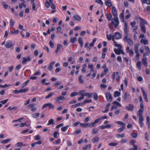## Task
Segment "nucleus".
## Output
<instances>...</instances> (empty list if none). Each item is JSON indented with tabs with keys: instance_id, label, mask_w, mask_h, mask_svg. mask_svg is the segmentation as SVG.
Masks as SVG:
<instances>
[{
	"instance_id": "4be33fe9",
	"label": "nucleus",
	"mask_w": 150,
	"mask_h": 150,
	"mask_svg": "<svg viewBox=\"0 0 150 150\" xmlns=\"http://www.w3.org/2000/svg\"><path fill=\"white\" fill-rule=\"evenodd\" d=\"M120 50H122V49H120L119 48L118 49V50H117L116 49H114V51L115 52V53L117 55H120L121 53V51H120Z\"/></svg>"
},
{
	"instance_id": "7ed1b4c3",
	"label": "nucleus",
	"mask_w": 150,
	"mask_h": 150,
	"mask_svg": "<svg viewBox=\"0 0 150 150\" xmlns=\"http://www.w3.org/2000/svg\"><path fill=\"white\" fill-rule=\"evenodd\" d=\"M106 98L107 100L109 102H111L112 100V97L111 93L109 92H107L106 95Z\"/></svg>"
},
{
	"instance_id": "5701e85b",
	"label": "nucleus",
	"mask_w": 150,
	"mask_h": 150,
	"mask_svg": "<svg viewBox=\"0 0 150 150\" xmlns=\"http://www.w3.org/2000/svg\"><path fill=\"white\" fill-rule=\"evenodd\" d=\"M10 141H11V139H6L1 140L0 141V143L4 144Z\"/></svg>"
},
{
	"instance_id": "aec40b11",
	"label": "nucleus",
	"mask_w": 150,
	"mask_h": 150,
	"mask_svg": "<svg viewBox=\"0 0 150 150\" xmlns=\"http://www.w3.org/2000/svg\"><path fill=\"white\" fill-rule=\"evenodd\" d=\"M143 112V110L142 109H139L137 112V115L138 117L143 116L142 115Z\"/></svg>"
},
{
	"instance_id": "7c9ffc66",
	"label": "nucleus",
	"mask_w": 150,
	"mask_h": 150,
	"mask_svg": "<svg viewBox=\"0 0 150 150\" xmlns=\"http://www.w3.org/2000/svg\"><path fill=\"white\" fill-rule=\"evenodd\" d=\"M39 113H35L32 115V117L34 118H37L39 115Z\"/></svg>"
},
{
	"instance_id": "338daca9",
	"label": "nucleus",
	"mask_w": 150,
	"mask_h": 150,
	"mask_svg": "<svg viewBox=\"0 0 150 150\" xmlns=\"http://www.w3.org/2000/svg\"><path fill=\"white\" fill-rule=\"evenodd\" d=\"M95 123L94 122H91L90 124H89V127H92L95 125Z\"/></svg>"
},
{
	"instance_id": "58836bf2",
	"label": "nucleus",
	"mask_w": 150,
	"mask_h": 150,
	"mask_svg": "<svg viewBox=\"0 0 150 150\" xmlns=\"http://www.w3.org/2000/svg\"><path fill=\"white\" fill-rule=\"evenodd\" d=\"M124 10L121 13L120 15V19H123L124 20Z\"/></svg>"
},
{
	"instance_id": "ea45409f",
	"label": "nucleus",
	"mask_w": 150,
	"mask_h": 150,
	"mask_svg": "<svg viewBox=\"0 0 150 150\" xmlns=\"http://www.w3.org/2000/svg\"><path fill=\"white\" fill-rule=\"evenodd\" d=\"M41 137L39 135H37L35 136L34 139L35 140H39L40 139Z\"/></svg>"
},
{
	"instance_id": "b1692460",
	"label": "nucleus",
	"mask_w": 150,
	"mask_h": 150,
	"mask_svg": "<svg viewBox=\"0 0 150 150\" xmlns=\"http://www.w3.org/2000/svg\"><path fill=\"white\" fill-rule=\"evenodd\" d=\"M113 36L114 35H112L111 34L110 35L107 34L106 35L107 38L109 40H111Z\"/></svg>"
},
{
	"instance_id": "5fc2aeb1",
	"label": "nucleus",
	"mask_w": 150,
	"mask_h": 150,
	"mask_svg": "<svg viewBox=\"0 0 150 150\" xmlns=\"http://www.w3.org/2000/svg\"><path fill=\"white\" fill-rule=\"evenodd\" d=\"M131 136L134 138H136L137 137V134L135 133H132L131 134Z\"/></svg>"
},
{
	"instance_id": "603ef678",
	"label": "nucleus",
	"mask_w": 150,
	"mask_h": 150,
	"mask_svg": "<svg viewBox=\"0 0 150 150\" xmlns=\"http://www.w3.org/2000/svg\"><path fill=\"white\" fill-rule=\"evenodd\" d=\"M92 101V100H85L84 101V102L82 103V104L84 105L85 103H91Z\"/></svg>"
},
{
	"instance_id": "9b49d317",
	"label": "nucleus",
	"mask_w": 150,
	"mask_h": 150,
	"mask_svg": "<svg viewBox=\"0 0 150 150\" xmlns=\"http://www.w3.org/2000/svg\"><path fill=\"white\" fill-rule=\"evenodd\" d=\"M73 18L78 21H80L81 19V17L77 14H75L73 17Z\"/></svg>"
},
{
	"instance_id": "de8ad7c7",
	"label": "nucleus",
	"mask_w": 150,
	"mask_h": 150,
	"mask_svg": "<svg viewBox=\"0 0 150 150\" xmlns=\"http://www.w3.org/2000/svg\"><path fill=\"white\" fill-rule=\"evenodd\" d=\"M82 75H80L79 77V79L80 83H83L84 81L83 79H82Z\"/></svg>"
},
{
	"instance_id": "c9c22d12",
	"label": "nucleus",
	"mask_w": 150,
	"mask_h": 150,
	"mask_svg": "<svg viewBox=\"0 0 150 150\" xmlns=\"http://www.w3.org/2000/svg\"><path fill=\"white\" fill-rule=\"evenodd\" d=\"M54 93L51 92H50V93L47 96L45 97L46 99H47L52 96L54 94Z\"/></svg>"
},
{
	"instance_id": "ddd939ff",
	"label": "nucleus",
	"mask_w": 150,
	"mask_h": 150,
	"mask_svg": "<svg viewBox=\"0 0 150 150\" xmlns=\"http://www.w3.org/2000/svg\"><path fill=\"white\" fill-rule=\"evenodd\" d=\"M142 63L145 67H147L148 63L147 62V58H143L142 59Z\"/></svg>"
},
{
	"instance_id": "39448f33",
	"label": "nucleus",
	"mask_w": 150,
	"mask_h": 150,
	"mask_svg": "<svg viewBox=\"0 0 150 150\" xmlns=\"http://www.w3.org/2000/svg\"><path fill=\"white\" fill-rule=\"evenodd\" d=\"M22 59H23V61L22 62V63L23 64H25L27 62H30L31 60V59L29 56H28L27 58L23 57Z\"/></svg>"
},
{
	"instance_id": "79ce46f5",
	"label": "nucleus",
	"mask_w": 150,
	"mask_h": 150,
	"mask_svg": "<svg viewBox=\"0 0 150 150\" xmlns=\"http://www.w3.org/2000/svg\"><path fill=\"white\" fill-rule=\"evenodd\" d=\"M59 134V132L57 131H55L54 133L53 136L54 138H57L58 137V135Z\"/></svg>"
},
{
	"instance_id": "69168bd1",
	"label": "nucleus",
	"mask_w": 150,
	"mask_h": 150,
	"mask_svg": "<svg viewBox=\"0 0 150 150\" xmlns=\"http://www.w3.org/2000/svg\"><path fill=\"white\" fill-rule=\"evenodd\" d=\"M50 45L51 47L53 48L54 47V44L53 42L51 41H50L49 42Z\"/></svg>"
},
{
	"instance_id": "393cba45",
	"label": "nucleus",
	"mask_w": 150,
	"mask_h": 150,
	"mask_svg": "<svg viewBox=\"0 0 150 150\" xmlns=\"http://www.w3.org/2000/svg\"><path fill=\"white\" fill-rule=\"evenodd\" d=\"M91 145L90 144H88L83 147V150H86L90 148L91 147Z\"/></svg>"
},
{
	"instance_id": "20e7f679",
	"label": "nucleus",
	"mask_w": 150,
	"mask_h": 150,
	"mask_svg": "<svg viewBox=\"0 0 150 150\" xmlns=\"http://www.w3.org/2000/svg\"><path fill=\"white\" fill-rule=\"evenodd\" d=\"M49 107L50 108L54 109V106L53 104L51 103H47L44 104L42 106V108H44L47 107Z\"/></svg>"
},
{
	"instance_id": "8fccbe9b",
	"label": "nucleus",
	"mask_w": 150,
	"mask_h": 150,
	"mask_svg": "<svg viewBox=\"0 0 150 150\" xmlns=\"http://www.w3.org/2000/svg\"><path fill=\"white\" fill-rule=\"evenodd\" d=\"M32 9L34 11H36V5L35 3H33L32 4Z\"/></svg>"
},
{
	"instance_id": "f8f14e48",
	"label": "nucleus",
	"mask_w": 150,
	"mask_h": 150,
	"mask_svg": "<svg viewBox=\"0 0 150 150\" xmlns=\"http://www.w3.org/2000/svg\"><path fill=\"white\" fill-rule=\"evenodd\" d=\"M62 46L60 44H58L57 46V48L55 50V53H57L58 52L60 51V49L62 48Z\"/></svg>"
},
{
	"instance_id": "f03ea898",
	"label": "nucleus",
	"mask_w": 150,
	"mask_h": 150,
	"mask_svg": "<svg viewBox=\"0 0 150 150\" xmlns=\"http://www.w3.org/2000/svg\"><path fill=\"white\" fill-rule=\"evenodd\" d=\"M139 18L142 20V21L140 22L139 24L140 27L141 28V30L142 32L145 33L146 32V28L144 24H147V22L146 21L141 17H139Z\"/></svg>"
},
{
	"instance_id": "f257e3e1",
	"label": "nucleus",
	"mask_w": 150,
	"mask_h": 150,
	"mask_svg": "<svg viewBox=\"0 0 150 150\" xmlns=\"http://www.w3.org/2000/svg\"><path fill=\"white\" fill-rule=\"evenodd\" d=\"M112 13L114 16V18L112 19V23L115 28L117 27L119 24V21L117 16V11L115 6L112 7Z\"/></svg>"
},
{
	"instance_id": "a878e982",
	"label": "nucleus",
	"mask_w": 150,
	"mask_h": 150,
	"mask_svg": "<svg viewBox=\"0 0 150 150\" xmlns=\"http://www.w3.org/2000/svg\"><path fill=\"white\" fill-rule=\"evenodd\" d=\"M18 108V107L17 106H15L14 107L12 108L11 107H8L7 110H17Z\"/></svg>"
},
{
	"instance_id": "4c0bfd02",
	"label": "nucleus",
	"mask_w": 150,
	"mask_h": 150,
	"mask_svg": "<svg viewBox=\"0 0 150 150\" xmlns=\"http://www.w3.org/2000/svg\"><path fill=\"white\" fill-rule=\"evenodd\" d=\"M125 126H122V127L118 129L117 130V131L119 132H120L123 131V129H125Z\"/></svg>"
},
{
	"instance_id": "f3484780",
	"label": "nucleus",
	"mask_w": 150,
	"mask_h": 150,
	"mask_svg": "<svg viewBox=\"0 0 150 150\" xmlns=\"http://www.w3.org/2000/svg\"><path fill=\"white\" fill-rule=\"evenodd\" d=\"M105 3L106 6L109 7H111L112 6V4L110 1L108 0L105 1Z\"/></svg>"
},
{
	"instance_id": "09e8293b",
	"label": "nucleus",
	"mask_w": 150,
	"mask_h": 150,
	"mask_svg": "<svg viewBox=\"0 0 150 150\" xmlns=\"http://www.w3.org/2000/svg\"><path fill=\"white\" fill-rule=\"evenodd\" d=\"M50 5V3L48 1H46L45 3V6L47 8H49Z\"/></svg>"
},
{
	"instance_id": "bf43d9fd",
	"label": "nucleus",
	"mask_w": 150,
	"mask_h": 150,
	"mask_svg": "<svg viewBox=\"0 0 150 150\" xmlns=\"http://www.w3.org/2000/svg\"><path fill=\"white\" fill-rule=\"evenodd\" d=\"M8 99L5 100L0 101V103L3 104H5L8 101Z\"/></svg>"
},
{
	"instance_id": "3c124183",
	"label": "nucleus",
	"mask_w": 150,
	"mask_h": 150,
	"mask_svg": "<svg viewBox=\"0 0 150 150\" xmlns=\"http://www.w3.org/2000/svg\"><path fill=\"white\" fill-rule=\"evenodd\" d=\"M28 89L29 88H26L23 89H21V93L27 92L28 90Z\"/></svg>"
},
{
	"instance_id": "c03bdc74",
	"label": "nucleus",
	"mask_w": 150,
	"mask_h": 150,
	"mask_svg": "<svg viewBox=\"0 0 150 150\" xmlns=\"http://www.w3.org/2000/svg\"><path fill=\"white\" fill-rule=\"evenodd\" d=\"M29 81V80H28L26 81L23 83V84L22 88H23L25 86H26Z\"/></svg>"
},
{
	"instance_id": "0eeeda50",
	"label": "nucleus",
	"mask_w": 150,
	"mask_h": 150,
	"mask_svg": "<svg viewBox=\"0 0 150 150\" xmlns=\"http://www.w3.org/2000/svg\"><path fill=\"white\" fill-rule=\"evenodd\" d=\"M134 108V105L132 104H129V106H126V109L129 111H132Z\"/></svg>"
},
{
	"instance_id": "bb28decb",
	"label": "nucleus",
	"mask_w": 150,
	"mask_h": 150,
	"mask_svg": "<svg viewBox=\"0 0 150 150\" xmlns=\"http://www.w3.org/2000/svg\"><path fill=\"white\" fill-rule=\"evenodd\" d=\"M120 95V93L117 91H115L114 92V96L115 97L119 96Z\"/></svg>"
},
{
	"instance_id": "e2e57ef3",
	"label": "nucleus",
	"mask_w": 150,
	"mask_h": 150,
	"mask_svg": "<svg viewBox=\"0 0 150 150\" xmlns=\"http://www.w3.org/2000/svg\"><path fill=\"white\" fill-rule=\"evenodd\" d=\"M62 83V82L61 81H57V82L54 85V86H57L60 85Z\"/></svg>"
},
{
	"instance_id": "423d86ee",
	"label": "nucleus",
	"mask_w": 150,
	"mask_h": 150,
	"mask_svg": "<svg viewBox=\"0 0 150 150\" xmlns=\"http://www.w3.org/2000/svg\"><path fill=\"white\" fill-rule=\"evenodd\" d=\"M114 37L116 39H119L122 38L121 35L119 32H117L114 34Z\"/></svg>"
},
{
	"instance_id": "9d476101",
	"label": "nucleus",
	"mask_w": 150,
	"mask_h": 150,
	"mask_svg": "<svg viewBox=\"0 0 150 150\" xmlns=\"http://www.w3.org/2000/svg\"><path fill=\"white\" fill-rule=\"evenodd\" d=\"M13 45L11 41H10L8 42L6 44V47L7 48H9L12 46H13Z\"/></svg>"
},
{
	"instance_id": "cd10ccee",
	"label": "nucleus",
	"mask_w": 150,
	"mask_h": 150,
	"mask_svg": "<svg viewBox=\"0 0 150 150\" xmlns=\"http://www.w3.org/2000/svg\"><path fill=\"white\" fill-rule=\"evenodd\" d=\"M83 105L82 103H79L76 104H74V105H73L72 106V108H76L78 106H81V105Z\"/></svg>"
},
{
	"instance_id": "0e129e2a",
	"label": "nucleus",
	"mask_w": 150,
	"mask_h": 150,
	"mask_svg": "<svg viewBox=\"0 0 150 150\" xmlns=\"http://www.w3.org/2000/svg\"><path fill=\"white\" fill-rule=\"evenodd\" d=\"M95 2L101 5L103 4L101 0H96Z\"/></svg>"
},
{
	"instance_id": "4468645a",
	"label": "nucleus",
	"mask_w": 150,
	"mask_h": 150,
	"mask_svg": "<svg viewBox=\"0 0 150 150\" xmlns=\"http://www.w3.org/2000/svg\"><path fill=\"white\" fill-rule=\"evenodd\" d=\"M99 138L97 137H96L92 139V142L94 143L98 142Z\"/></svg>"
},
{
	"instance_id": "37998d69",
	"label": "nucleus",
	"mask_w": 150,
	"mask_h": 150,
	"mask_svg": "<svg viewBox=\"0 0 150 150\" xmlns=\"http://www.w3.org/2000/svg\"><path fill=\"white\" fill-rule=\"evenodd\" d=\"M125 136V134H117L116 135V137L118 138L120 137L122 138L124 137Z\"/></svg>"
},
{
	"instance_id": "72a5a7b5",
	"label": "nucleus",
	"mask_w": 150,
	"mask_h": 150,
	"mask_svg": "<svg viewBox=\"0 0 150 150\" xmlns=\"http://www.w3.org/2000/svg\"><path fill=\"white\" fill-rule=\"evenodd\" d=\"M142 2L143 4H146L148 5L150 4V0H143Z\"/></svg>"
},
{
	"instance_id": "a211bd4d",
	"label": "nucleus",
	"mask_w": 150,
	"mask_h": 150,
	"mask_svg": "<svg viewBox=\"0 0 150 150\" xmlns=\"http://www.w3.org/2000/svg\"><path fill=\"white\" fill-rule=\"evenodd\" d=\"M78 41L79 43L80 44V46L82 47L83 46V42L82 41V38L81 37H80L79 38Z\"/></svg>"
},
{
	"instance_id": "2eb2a0df",
	"label": "nucleus",
	"mask_w": 150,
	"mask_h": 150,
	"mask_svg": "<svg viewBox=\"0 0 150 150\" xmlns=\"http://www.w3.org/2000/svg\"><path fill=\"white\" fill-rule=\"evenodd\" d=\"M106 18L108 19L109 21H112V16L111 14L107 13L106 14Z\"/></svg>"
},
{
	"instance_id": "6e6552de",
	"label": "nucleus",
	"mask_w": 150,
	"mask_h": 150,
	"mask_svg": "<svg viewBox=\"0 0 150 150\" xmlns=\"http://www.w3.org/2000/svg\"><path fill=\"white\" fill-rule=\"evenodd\" d=\"M65 98L62 96H61L59 97H57L56 98L57 100L56 102V103H59L61 100H65Z\"/></svg>"
},
{
	"instance_id": "473e14b6",
	"label": "nucleus",
	"mask_w": 150,
	"mask_h": 150,
	"mask_svg": "<svg viewBox=\"0 0 150 150\" xmlns=\"http://www.w3.org/2000/svg\"><path fill=\"white\" fill-rule=\"evenodd\" d=\"M68 125L65 127H62L61 128V130L63 132H65L66 131L69 127Z\"/></svg>"
},
{
	"instance_id": "4d7b16f0",
	"label": "nucleus",
	"mask_w": 150,
	"mask_h": 150,
	"mask_svg": "<svg viewBox=\"0 0 150 150\" xmlns=\"http://www.w3.org/2000/svg\"><path fill=\"white\" fill-rule=\"evenodd\" d=\"M78 94V93L76 92H73L71 93L70 94V96L72 97L74 96H76Z\"/></svg>"
},
{
	"instance_id": "412c9836",
	"label": "nucleus",
	"mask_w": 150,
	"mask_h": 150,
	"mask_svg": "<svg viewBox=\"0 0 150 150\" xmlns=\"http://www.w3.org/2000/svg\"><path fill=\"white\" fill-rule=\"evenodd\" d=\"M55 124V123L54 122V120L52 119H50L48 121V122L47 123V125H54Z\"/></svg>"
},
{
	"instance_id": "13d9d810",
	"label": "nucleus",
	"mask_w": 150,
	"mask_h": 150,
	"mask_svg": "<svg viewBox=\"0 0 150 150\" xmlns=\"http://www.w3.org/2000/svg\"><path fill=\"white\" fill-rule=\"evenodd\" d=\"M51 6V8L53 9L54 10L56 9V6L55 5L54 3H52V4H51L50 5Z\"/></svg>"
},
{
	"instance_id": "e433bc0d",
	"label": "nucleus",
	"mask_w": 150,
	"mask_h": 150,
	"mask_svg": "<svg viewBox=\"0 0 150 150\" xmlns=\"http://www.w3.org/2000/svg\"><path fill=\"white\" fill-rule=\"evenodd\" d=\"M127 41L128 43L130 45H133V41L131 40V39H128L127 40Z\"/></svg>"
},
{
	"instance_id": "6ab92c4d",
	"label": "nucleus",
	"mask_w": 150,
	"mask_h": 150,
	"mask_svg": "<svg viewBox=\"0 0 150 150\" xmlns=\"http://www.w3.org/2000/svg\"><path fill=\"white\" fill-rule=\"evenodd\" d=\"M136 66L137 67V68L139 70H140L141 69V62L140 61H138L137 64H136Z\"/></svg>"
},
{
	"instance_id": "1a4fd4ad",
	"label": "nucleus",
	"mask_w": 150,
	"mask_h": 150,
	"mask_svg": "<svg viewBox=\"0 0 150 150\" xmlns=\"http://www.w3.org/2000/svg\"><path fill=\"white\" fill-rule=\"evenodd\" d=\"M124 30L125 34H127L128 33L129 30L128 26V24L126 22H125V27L124 28Z\"/></svg>"
},
{
	"instance_id": "6e6d98bb",
	"label": "nucleus",
	"mask_w": 150,
	"mask_h": 150,
	"mask_svg": "<svg viewBox=\"0 0 150 150\" xmlns=\"http://www.w3.org/2000/svg\"><path fill=\"white\" fill-rule=\"evenodd\" d=\"M34 104L33 103H32L28 105L27 107L29 108H32L34 107Z\"/></svg>"
},
{
	"instance_id": "dca6fc26",
	"label": "nucleus",
	"mask_w": 150,
	"mask_h": 150,
	"mask_svg": "<svg viewBox=\"0 0 150 150\" xmlns=\"http://www.w3.org/2000/svg\"><path fill=\"white\" fill-rule=\"evenodd\" d=\"M89 124L88 123H81L80 126L83 127L84 128H86L89 127Z\"/></svg>"
},
{
	"instance_id": "c756f323",
	"label": "nucleus",
	"mask_w": 150,
	"mask_h": 150,
	"mask_svg": "<svg viewBox=\"0 0 150 150\" xmlns=\"http://www.w3.org/2000/svg\"><path fill=\"white\" fill-rule=\"evenodd\" d=\"M141 42L143 43L144 45H146L148 42V40H147L142 39L141 40Z\"/></svg>"
},
{
	"instance_id": "864d4df0",
	"label": "nucleus",
	"mask_w": 150,
	"mask_h": 150,
	"mask_svg": "<svg viewBox=\"0 0 150 150\" xmlns=\"http://www.w3.org/2000/svg\"><path fill=\"white\" fill-rule=\"evenodd\" d=\"M22 6H23L24 7H25L26 6V5L24 4V3L23 2L21 3V4H20L19 5V7L20 8H22Z\"/></svg>"
},
{
	"instance_id": "052dcab7",
	"label": "nucleus",
	"mask_w": 150,
	"mask_h": 150,
	"mask_svg": "<svg viewBox=\"0 0 150 150\" xmlns=\"http://www.w3.org/2000/svg\"><path fill=\"white\" fill-rule=\"evenodd\" d=\"M2 4L4 7L6 8L7 9L8 8V6L6 4L5 2H3L2 3Z\"/></svg>"
},
{
	"instance_id": "680f3d73",
	"label": "nucleus",
	"mask_w": 150,
	"mask_h": 150,
	"mask_svg": "<svg viewBox=\"0 0 150 150\" xmlns=\"http://www.w3.org/2000/svg\"><path fill=\"white\" fill-rule=\"evenodd\" d=\"M23 144L22 143V142H18L16 144V145L17 147H21L22 146Z\"/></svg>"
},
{
	"instance_id": "c85d7f7f",
	"label": "nucleus",
	"mask_w": 150,
	"mask_h": 150,
	"mask_svg": "<svg viewBox=\"0 0 150 150\" xmlns=\"http://www.w3.org/2000/svg\"><path fill=\"white\" fill-rule=\"evenodd\" d=\"M118 144V143L111 142L108 144V145L110 146H116Z\"/></svg>"
},
{
	"instance_id": "2f4dec72",
	"label": "nucleus",
	"mask_w": 150,
	"mask_h": 150,
	"mask_svg": "<svg viewBox=\"0 0 150 150\" xmlns=\"http://www.w3.org/2000/svg\"><path fill=\"white\" fill-rule=\"evenodd\" d=\"M98 129L96 128H94L92 131V134H94L97 133L98 132Z\"/></svg>"
},
{
	"instance_id": "a18cd8bd",
	"label": "nucleus",
	"mask_w": 150,
	"mask_h": 150,
	"mask_svg": "<svg viewBox=\"0 0 150 150\" xmlns=\"http://www.w3.org/2000/svg\"><path fill=\"white\" fill-rule=\"evenodd\" d=\"M92 94L91 93H86L84 95V96H88L91 98L92 97Z\"/></svg>"
},
{
	"instance_id": "774afa93",
	"label": "nucleus",
	"mask_w": 150,
	"mask_h": 150,
	"mask_svg": "<svg viewBox=\"0 0 150 150\" xmlns=\"http://www.w3.org/2000/svg\"><path fill=\"white\" fill-rule=\"evenodd\" d=\"M136 24V22L135 21H134L133 22H131L130 23V25L132 26V28H133L135 26V25Z\"/></svg>"
},
{
	"instance_id": "49530a36",
	"label": "nucleus",
	"mask_w": 150,
	"mask_h": 150,
	"mask_svg": "<svg viewBox=\"0 0 150 150\" xmlns=\"http://www.w3.org/2000/svg\"><path fill=\"white\" fill-rule=\"evenodd\" d=\"M139 44H135L134 45V51H139L138 47H139Z\"/></svg>"
},
{
	"instance_id": "a19ab883",
	"label": "nucleus",
	"mask_w": 150,
	"mask_h": 150,
	"mask_svg": "<svg viewBox=\"0 0 150 150\" xmlns=\"http://www.w3.org/2000/svg\"><path fill=\"white\" fill-rule=\"evenodd\" d=\"M116 123L118 125H121L122 126H126V125L125 123L121 121H117Z\"/></svg>"
},
{
	"instance_id": "f704fd0d",
	"label": "nucleus",
	"mask_w": 150,
	"mask_h": 150,
	"mask_svg": "<svg viewBox=\"0 0 150 150\" xmlns=\"http://www.w3.org/2000/svg\"><path fill=\"white\" fill-rule=\"evenodd\" d=\"M76 40V37L71 38L70 40V42L72 43H74Z\"/></svg>"
}]
</instances>
